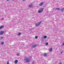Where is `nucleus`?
Listing matches in <instances>:
<instances>
[{"label":"nucleus","instance_id":"nucleus-15","mask_svg":"<svg viewBox=\"0 0 64 64\" xmlns=\"http://www.w3.org/2000/svg\"><path fill=\"white\" fill-rule=\"evenodd\" d=\"M19 55H20V54H19L18 53L16 54V56H19Z\"/></svg>","mask_w":64,"mask_h":64},{"label":"nucleus","instance_id":"nucleus-17","mask_svg":"<svg viewBox=\"0 0 64 64\" xmlns=\"http://www.w3.org/2000/svg\"><path fill=\"white\" fill-rule=\"evenodd\" d=\"M4 42H2L1 43V44H2V45H3V44H4Z\"/></svg>","mask_w":64,"mask_h":64},{"label":"nucleus","instance_id":"nucleus-29","mask_svg":"<svg viewBox=\"0 0 64 64\" xmlns=\"http://www.w3.org/2000/svg\"><path fill=\"white\" fill-rule=\"evenodd\" d=\"M23 1H25V0H22Z\"/></svg>","mask_w":64,"mask_h":64},{"label":"nucleus","instance_id":"nucleus-20","mask_svg":"<svg viewBox=\"0 0 64 64\" xmlns=\"http://www.w3.org/2000/svg\"><path fill=\"white\" fill-rule=\"evenodd\" d=\"M14 63H16V60H15Z\"/></svg>","mask_w":64,"mask_h":64},{"label":"nucleus","instance_id":"nucleus-32","mask_svg":"<svg viewBox=\"0 0 64 64\" xmlns=\"http://www.w3.org/2000/svg\"><path fill=\"white\" fill-rule=\"evenodd\" d=\"M14 0H12V1H14Z\"/></svg>","mask_w":64,"mask_h":64},{"label":"nucleus","instance_id":"nucleus-27","mask_svg":"<svg viewBox=\"0 0 64 64\" xmlns=\"http://www.w3.org/2000/svg\"><path fill=\"white\" fill-rule=\"evenodd\" d=\"M30 58H32V56H30Z\"/></svg>","mask_w":64,"mask_h":64},{"label":"nucleus","instance_id":"nucleus-4","mask_svg":"<svg viewBox=\"0 0 64 64\" xmlns=\"http://www.w3.org/2000/svg\"><path fill=\"white\" fill-rule=\"evenodd\" d=\"M24 60H25V62H30V59H27V58H24Z\"/></svg>","mask_w":64,"mask_h":64},{"label":"nucleus","instance_id":"nucleus-24","mask_svg":"<svg viewBox=\"0 0 64 64\" xmlns=\"http://www.w3.org/2000/svg\"><path fill=\"white\" fill-rule=\"evenodd\" d=\"M1 20H4V18H2L1 19Z\"/></svg>","mask_w":64,"mask_h":64},{"label":"nucleus","instance_id":"nucleus-22","mask_svg":"<svg viewBox=\"0 0 64 64\" xmlns=\"http://www.w3.org/2000/svg\"><path fill=\"white\" fill-rule=\"evenodd\" d=\"M62 45H64V42H63L62 43Z\"/></svg>","mask_w":64,"mask_h":64},{"label":"nucleus","instance_id":"nucleus-13","mask_svg":"<svg viewBox=\"0 0 64 64\" xmlns=\"http://www.w3.org/2000/svg\"><path fill=\"white\" fill-rule=\"evenodd\" d=\"M47 37L46 36H44V39H46L47 38Z\"/></svg>","mask_w":64,"mask_h":64},{"label":"nucleus","instance_id":"nucleus-25","mask_svg":"<svg viewBox=\"0 0 64 64\" xmlns=\"http://www.w3.org/2000/svg\"><path fill=\"white\" fill-rule=\"evenodd\" d=\"M32 64H34V62H32Z\"/></svg>","mask_w":64,"mask_h":64},{"label":"nucleus","instance_id":"nucleus-8","mask_svg":"<svg viewBox=\"0 0 64 64\" xmlns=\"http://www.w3.org/2000/svg\"><path fill=\"white\" fill-rule=\"evenodd\" d=\"M47 54L46 53H45L44 54H43V55L45 57H47Z\"/></svg>","mask_w":64,"mask_h":64},{"label":"nucleus","instance_id":"nucleus-31","mask_svg":"<svg viewBox=\"0 0 64 64\" xmlns=\"http://www.w3.org/2000/svg\"><path fill=\"white\" fill-rule=\"evenodd\" d=\"M62 64L61 63H60L59 64Z\"/></svg>","mask_w":64,"mask_h":64},{"label":"nucleus","instance_id":"nucleus-9","mask_svg":"<svg viewBox=\"0 0 64 64\" xmlns=\"http://www.w3.org/2000/svg\"><path fill=\"white\" fill-rule=\"evenodd\" d=\"M52 50H53V49L52 48H50V49L49 50L50 52H52Z\"/></svg>","mask_w":64,"mask_h":64},{"label":"nucleus","instance_id":"nucleus-28","mask_svg":"<svg viewBox=\"0 0 64 64\" xmlns=\"http://www.w3.org/2000/svg\"><path fill=\"white\" fill-rule=\"evenodd\" d=\"M6 1H9V0H6Z\"/></svg>","mask_w":64,"mask_h":64},{"label":"nucleus","instance_id":"nucleus-5","mask_svg":"<svg viewBox=\"0 0 64 64\" xmlns=\"http://www.w3.org/2000/svg\"><path fill=\"white\" fill-rule=\"evenodd\" d=\"M4 32L3 31H1L0 32V35H2V34H4Z\"/></svg>","mask_w":64,"mask_h":64},{"label":"nucleus","instance_id":"nucleus-11","mask_svg":"<svg viewBox=\"0 0 64 64\" xmlns=\"http://www.w3.org/2000/svg\"><path fill=\"white\" fill-rule=\"evenodd\" d=\"M56 10H60V8H57L55 9Z\"/></svg>","mask_w":64,"mask_h":64},{"label":"nucleus","instance_id":"nucleus-18","mask_svg":"<svg viewBox=\"0 0 64 64\" xmlns=\"http://www.w3.org/2000/svg\"><path fill=\"white\" fill-rule=\"evenodd\" d=\"M46 45H48V42H46Z\"/></svg>","mask_w":64,"mask_h":64},{"label":"nucleus","instance_id":"nucleus-2","mask_svg":"<svg viewBox=\"0 0 64 64\" xmlns=\"http://www.w3.org/2000/svg\"><path fill=\"white\" fill-rule=\"evenodd\" d=\"M42 22V21H40V22H39L38 24H36L35 26L36 27H37L38 26H39V25H40V24Z\"/></svg>","mask_w":64,"mask_h":64},{"label":"nucleus","instance_id":"nucleus-19","mask_svg":"<svg viewBox=\"0 0 64 64\" xmlns=\"http://www.w3.org/2000/svg\"><path fill=\"white\" fill-rule=\"evenodd\" d=\"M64 52V51L63 50L62 51V52H61V54H62V53H63Z\"/></svg>","mask_w":64,"mask_h":64},{"label":"nucleus","instance_id":"nucleus-3","mask_svg":"<svg viewBox=\"0 0 64 64\" xmlns=\"http://www.w3.org/2000/svg\"><path fill=\"white\" fill-rule=\"evenodd\" d=\"M37 46H38V44H37L32 45L31 46V48L33 49V48H35V47H37Z\"/></svg>","mask_w":64,"mask_h":64},{"label":"nucleus","instance_id":"nucleus-16","mask_svg":"<svg viewBox=\"0 0 64 64\" xmlns=\"http://www.w3.org/2000/svg\"><path fill=\"white\" fill-rule=\"evenodd\" d=\"M35 39H37L38 38V36H36L35 37Z\"/></svg>","mask_w":64,"mask_h":64},{"label":"nucleus","instance_id":"nucleus-26","mask_svg":"<svg viewBox=\"0 0 64 64\" xmlns=\"http://www.w3.org/2000/svg\"><path fill=\"white\" fill-rule=\"evenodd\" d=\"M3 38V37H1V38Z\"/></svg>","mask_w":64,"mask_h":64},{"label":"nucleus","instance_id":"nucleus-1","mask_svg":"<svg viewBox=\"0 0 64 64\" xmlns=\"http://www.w3.org/2000/svg\"><path fill=\"white\" fill-rule=\"evenodd\" d=\"M44 10V8H42L40 9V10H39L38 11V13H42V12L43 11V10Z\"/></svg>","mask_w":64,"mask_h":64},{"label":"nucleus","instance_id":"nucleus-21","mask_svg":"<svg viewBox=\"0 0 64 64\" xmlns=\"http://www.w3.org/2000/svg\"><path fill=\"white\" fill-rule=\"evenodd\" d=\"M7 64H9V61L7 62Z\"/></svg>","mask_w":64,"mask_h":64},{"label":"nucleus","instance_id":"nucleus-6","mask_svg":"<svg viewBox=\"0 0 64 64\" xmlns=\"http://www.w3.org/2000/svg\"><path fill=\"white\" fill-rule=\"evenodd\" d=\"M60 11H61L62 12H63L64 11V8H61L60 9Z\"/></svg>","mask_w":64,"mask_h":64},{"label":"nucleus","instance_id":"nucleus-10","mask_svg":"<svg viewBox=\"0 0 64 64\" xmlns=\"http://www.w3.org/2000/svg\"><path fill=\"white\" fill-rule=\"evenodd\" d=\"M4 26H0V29H2V28H4Z\"/></svg>","mask_w":64,"mask_h":64},{"label":"nucleus","instance_id":"nucleus-7","mask_svg":"<svg viewBox=\"0 0 64 64\" xmlns=\"http://www.w3.org/2000/svg\"><path fill=\"white\" fill-rule=\"evenodd\" d=\"M44 4V3L43 2H41L39 4L40 6H41L42 5H43Z\"/></svg>","mask_w":64,"mask_h":64},{"label":"nucleus","instance_id":"nucleus-23","mask_svg":"<svg viewBox=\"0 0 64 64\" xmlns=\"http://www.w3.org/2000/svg\"><path fill=\"white\" fill-rule=\"evenodd\" d=\"M18 62V60H16V64L17 63V62Z\"/></svg>","mask_w":64,"mask_h":64},{"label":"nucleus","instance_id":"nucleus-33","mask_svg":"<svg viewBox=\"0 0 64 64\" xmlns=\"http://www.w3.org/2000/svg\"><path fill=\"white\" fill-rule=\"evenodd\" d=\"M54 8V9H55V8Z\"/></svg>","mask_w":64,"mask_h":64},{"label":"nucleus","instance_id":"nucleus-12","mask_svg":"<svg viewBox=\"0 0 64 64\" xmlns=\"http://www.w3.org/2000/svg\"><path fill=\"white\" fill-rule=\"evenodd\" d=\"M33 6V5L32 4H30L28 6V7H32Z\"/></svg>","mask_w":64,"mask_h":64},{"label":"nucleus","instance_id":"nucleus-14","mask_svg":"<svg viewBox=\"0 0 64 64\" xmlns=\"http://www.w3.org/2000/svg\"><path fill=\"white\" fill-rule=\"evenodd\" d=\"M21 34L20 32H19L18 34V36H20Z\"/></svg>","mask_w":64,"mask_h":64},{"label":"nucleus","instance_id":"nucleus-30","mask_svg":"<svg viewBox=\"0 0 64 64\" xmlns=\"http://www.w3.org/2000/svg\"><path fill=\"white\" fill-rule=\"evenodd\" d=\"M31 29H34V28H31Z\"/></svg>","mask_w":64,"mask_h":64}]
</instances>
